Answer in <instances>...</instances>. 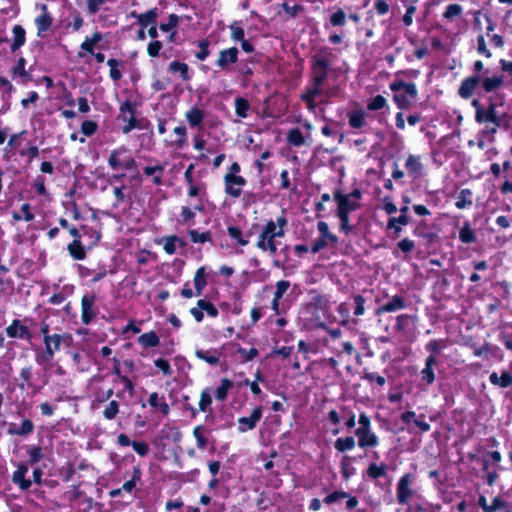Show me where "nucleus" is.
<instances>
[{
  "mask_svg": "<svg viewBox=\"0 0 512 512\" xmlns=\"http://www.w3.org/2000/svg\"><path fill=\"white\" fill-rule=\"evenodd\" d=\"M488 104L486 107L482 105L479 98H473L471 101V106L475 110V121L478 124H488L491 123L494 125L493 128L490 129L491 133H496L498 128L502 126V118L497 113V103L493 100L492 97H488Z\"/></svg>",
  "mask_w": 512,
  "mask_h": 512,
  "instance_id": "7ed1b4c3",
  "label": "nucleus"
},
{
  "mask_svg": "<svg viewBox=\"0 0 512 512\" xmlns=\"http://www.w3.org/2000/svg\"><path fill=\"white\" fill-rule=\"evenodd\" d=\"M43 342L45 349L35 355V361L39 365L51 362L55 354V351L52 349V345L47 343V341Z\"/></svg>",
  "mask_w": 512,
  "mask_h": 512,
  "instance_id": "a18cd8bd",
  "label": "nucleus"
},
{
  "mask_svg": "<svg viewBox=\"0 0 512 512\" xmlns=\"http://www.w3.org/2000/svg\"><path fill=\"white\" fill-rule=\"evenodd\" d=\"M227 234L229 237L236 241L239 246H246L249 244V240L244 237V234L240 227L230 225L227 227Z\"/></svg>",
  "mask_w": 512,
  "mask_h": 512,
  "instance_id": "49530a36",
  "label": "nucleus"
},
{
  "mask_svg": "<svg viewBox=\"0 0 512 512\" xmlns=\"http://www.w3.org/2000/svg\"><path fill=\"white\" fill-rule=\"evenodd\" d=\"M149 162H154V165L145 166L143 168V175L146 177H151V182L155 186L164 185L163 177L165 172V164L154 158H150Z\"/></svg>",
  "mask_w": 512,
  "mask_h": 512,
  "instance_id": "f8f14e48",
  "label": "nucleus"
},
{
  "mask_svg": "<svg viewBox=\"0 0 512 512\" xmlns=\"http://www.w3.org/2000/svg\"><path fill=\"white\" fill-rule=\"evenodd\" d=\"M407 307V302L405 298L401 295H394L390 300L386 303L378 306L375 309V315L380 316L383 313H391L401 309H405Z\"/></svg>",
  "mask_w": 512,
  "mask_h": 512,
  "instance_id": "dca6fc26",
  "label": "nucleus"
},
{
  "mask_svg": "<svg viewBox=\"0 0 512 512\" xmlns=\"http://www.w3.org/2000/svg\"><path fill=\"white\" fill-rule=\"evenodd\" d=\"M157 17H158V12H157V8L155 7V8L148 10L146 13L137 15V21L142 28H146L149 25L150 26L153 24L156 25Z\"/></svg>",
  "mask_w": 512,
  "mask_h": 512,
  "instance_id": "58836bf2",
  "label": "nucleus"
},
{
  "mask_svg": "<svg viewBox=\"0 0 512 512\" xmlns=\"http://www.w3.org/2000/svg\"><path fill=\"white\" fill-rule=\"evenodd\" d=\"M234 104L236 115L240 118H246L251 108L249 101L244 97H236Z\"/></svg>",
  "mask_w": 512,
  "mask_h": 512,
  "instance_id": "8fccbe9b",
  "label": "nucleus"
},
{
  "mask_svg": "<svg viewBox=\"0 0 512 512\" xmlns=\"http://www.w3.org/2000/svg\"><path fill=\"white\" fill-rule=\"evenodd\" d=\"M127 114H129L130 116H135L136 114L135 104H133L130 100H125L120 104L119 115L117 117L118 120L125 121Z\"/></svg>",
  "mask_w": 512,
  "mask_h": 512,
  "instance_id": "13d9d810",
  "label": "nucleus"
},
{
  "mask_svg": "<svg viewBox=\"0 0 512 512\" xmlns=\"http://www.w3.org/2000/svg\"><path fill=\"white\" fill-rule=\"evenodd\" d=\"M409 211L408 206H402L400 208V215L398 217H390L387 222V227L394 226V223H398L399 225L406 226L410 223V218L407 213Z\"/></svg>",
  "mask_w": 512,
  "mask_h": 512,
  "instance_id": "5fc2aeb1",
  "label": "nucleus"
},
{
  "mask_svg": "<svg viewBox=\"0 0 512 512\" xmlns=\"http://www.w3.org/2000/svg\"><path fill=\"white\" fill-rule=\"evenodd\" d=\"M168 70L170 72H179L180 78L183 81H189L191 79V75L189 73V66L184 62L174 60L169 64Z\"/></svg>",
  "mask_w": 512,
  "mask_h": 512,
  "instance_id": "79ce46f5",
  "label": "nucleus"
},
{
  "mask_svg": "<svg viewBox=\"0 0 512 512\" xmlns=\"http://www.w3.org/2000/svg\"><path fill=\"white\" fill-rule=\"evenodd\" d=\"M336 58L334 49L329 46H321L310 59L311 84L323 89L330 73L334 71L333 62Z\"/></svg>",
  "mask_w": 512,
  "mask_h": 512,
  "instance_id": "f03ea898",
  "label": "nucleus"
},
{
  "mask_svg": "<svg viewBox=\"0 0 512 512\" xmlns=\"http://www.w3.org/2000/svg\"><path fill=\"white\" fill-rule=\"evenodd\" d=\"M459 240L464 244H473L477 242V235L471 228L468 221H465L459 230Z\"/></svg>",
  "mask_w": 512,
  "mask_h": 512,
  "instance_id": "f704fd0d",
  "label": "nucleus"
},
{
  "mask_svg": "<svg viewBox=\"0 0 512 512\" xmlns=\"http://www.w3.org/2000/svg\"><path fill=\"white\" fill-rule=\"evenodd\" d=\"M179 244L181 247H185L187 243L177 235H170L165 237V243L163 246L164 251L168 255H173L176 253V244Z\"/></svg>",
  "mask_w": 512,
  "mask_h": 512,
  "instance_id": "ea45409f",
  "label": "nucleus"
},
{
  "mask_svg": "<svg viewBox=\"0 0 512 512\" xmlns=\"http://www.w3.org/2000/svg\"><path fill=\"white\" fill-rule=\"evenodd\" d=\"M29 470L27 463H19L17 469L12 474V482L18 485L19 489L26 491L31 487V480L26 479V474Z\"/></svg>",
  "mask_w": 512,
  "mask_h": 512,
  "instance_id": "6ab92c4d",
  "label": "nucleus"
},
{
  "mask_svg": "<svg viewBox=\"0 0 512 512\" xmlns=\"http://www.w3.org/2000/svg\"><path fill=\"white\" fill-rule=\"evenodd\" d=\"M437 364L438 360H434L433 357H427L425 359V366L419 374L421 384L430 386L435 382V367Z\"/></svg>",
  "mask_w": 512,
  "mask_h": 512,
  "instance_id": "f3484780",
  "label": "nucleus"
},
{
  "mask_svg": "<svg viewBox=\"0 0 512 512\" xmlns=\"http://www.w3.org/2000/svg\"><path fill=\"white\" fill-rule=\"evenodd\" d=\"M413 481L414 475L411 473H406L399 478L396 488V499L400 505L409 504V500L414 496V491L411 488Z\"/></svg>",
  "mask_w": 512,
  "mask_h": 512,
  "instance_id": "6e6552de",
  "label": "nucleus"
},
{
  "mask_svg": "<svg viewBox=\"0 0 512 512\" xmlns=\"http://www.w3.org/2000/svg\"><path fill=\"white\" fill-rule=\"evenodd\" d=\"M28 464L35 465L44 457L43 450L38 445H31L27 447Z\"/></svg>",
  "mask_w": 512,
  "mask_h": 512,
  "instance_id": "3c124183",
  "label": "nucleus"
},
{
  "mask_svg": "<svg viewBox=\"0 0 512 512\" xmlns=\"http://www.w3.org/2000/svg\"><path fill=\"white\" fill-rule=\"evenodd\" d=\"M336 216L340 221V232L346 236L350 235L355 229V226L350 223V214L336 212Z\"/></svg>",
  "mask_w": 512,
  "mask_h": 512,
  "instance_id": "603ef678",
  "label": "nucleus"
},
{
  "mask_svg": "<svg viewBox=\"0 0 512 512\" xmlns=\"http://www.w3.org/2000/svg\"><path fill=\"white\" fill-rule=\"evenodd\" d=\"M127 152V148L122 145L119 148L113 149L108 157L107 163L112 170L125 169L127 171H136L137 162L132 156H127L123 161L120 160V155Z\"/></svg>",
  "mask_w": 512,
  "mask_h": 512,
  "instance_id": "423d86ee",
  "label": "nucleus"
},
{
  "mask_svg": "<svg viewBox=\"0 0 512 512\" xmlns=\"http://www.w3.org/2000/svg\"><path fill=\"white\" fill-rule=\"evenodd\" d=\"M333 198L337 204L336 212L338 213L351 214L361 207L360 202L350 199L349 196H346L339 188L334 190Z\"/></svg>",
  "mask_w": 512,
  "mask_h": 512,
  "instance_id": "1a4fd4ad",
  "label": "nucleus"
},
{
  "mask_svg": "<svg viewBox=\"0 0 512 512\" xmlns=\"http://www.w3.org/2000/svg\"><path fill=\"white\" fill-rule=\"evenodd\" d=\"M12 32L14 35V39L10 46V50L11 52H16L26 42V31L21 25L17 24L13 27Z\"/></svg>",
  "mask_w": 512,
  "mask_h": 512,
  "instance_id": "c756f323",
  "label": "nucleus"
},
{
  "mask_svg": "<svg viewBox=\"0 0 512 512\" xmlns=\"http://www.w3.org/2000/svg\"><path fill=\"white\" fill-rule=\"evenodd\" d=\"M355 445L356 441L353 436L340 437L334 442V448L340 453L354 449Z\"/></svg>",
  "mask_w": 512,
  "mask_h": 512,
  "instance_id": "37998d69",
  "label": "nucleus"
},
{
  "mask_svg": "<svg viewBox=\"0 0 512 512\" xmlns=\"http://www.w3.org/2000/svg\"><path fill=\"white\" fill-rule=\"evenodd\" d=\"M26 60L24 57H20L17 60L16 65L12 68V74L18 75L24 78L26 81L32 80L31 75L25 70Z\"/></svg>",
  "mask_w": 512,
  "mask_h": 512,
  "instance_id": "0e129e2a",
  "label": "nucleus"
},
{
  "mask_svg": "<svg viewBox=\"0 0 512 512\" xmlns=\"http://www.w3.org/2000/svg\"><path fill=\"white\" fill-rule=\"evenodd\" d=\"M413 324V317L409 314H400L396 317V324L394 329L397 332L406 333L409 327Z\"/></svg>",
  "mask_w": 512,
  "mask_h": 512,
  "instance_id": "de8ad7c7",
  "label": "nucleus"
},
{
  "mask_svg": "<svg viewBox=\"0 0 512 512\" xmlns=\"http://www.w3.org/2000/svg\"><path fill=\"white\" fill-rule=\"evenodd\" d=\"M234 383L229 378H222L220 385L215 390V399L218 401H225L227 399L229 391L233 388Z\"/></svg>",
  "mask_w": 512,
  "mask_h": 512,
  "instance_id": "c9c22d12",
  "label": "nucleus"
},
{
  "mask_svg": "<svg viewBox=\"0 0 512 512\" xmlns=\"http://www.w3.org/2000/svg\"><path fill=\"white\" fill-rule=\"evenodd\" d=\"M67 250L74 260H84L86 258L85 248L79 239H73V241L68 244Z\"/></svg>",
  "mask_w": 512,
  "mask_h": 512,
  "instance_id": "72a5a7b5",
  "label": "nucleus"
},
{
  "mask_svg": "<svg viewBox=\"0 0 512 512\" xmlns=\"http://www.w3.org/2000/svg\"><path fill=\"white\" fill-rule=\"evenodd\" d=\"M310 303L309 306L316 310L325 311L329 308V299L326 295L321 294L317 289L309 290Z\"/></svg>",
  "mask_w": 512,
  "mask_h": 512,
  "instance_id": "393cba45",
  "label": "nucleus"
},
{
  "mask_svg": "<svg viewBox=\"0 0 512 512\" xmlns=\"http://www.w3.org/2000/svg\"><path fill=\"white\" fill-rule=\"evenodd\" d=\"M107 65L110 67L109 76L113 81H119L122 78V73L118 69L123 66V61L115 58H110L107 61Z\"/></svg>",
  "mask_w": 512,
  "mask_h": 512,
  "instance_id": "4d7b16f0",
  "label": "nucleus"
},
{
  "mask_svg": "<svg viewBox=\"0 0 512 512\" xmlns=\"http://www.w3.org/2000/svg\"><path fill=\"white\" fill-rule=\"evenodd\" d=\"M195 212L188 206H183L180 213L179 222L182 225L192 226L195 224Z\"/></svg>",
  "mask_w": 512,
  "mask_h": 512,
  "instance_id": "680f3d73",
  "label": "nucleus"
},
{
  "mask_svg": "<svg viewBox=\"0 0 512 512\" xmlns=\"http://www.w3.org/2000/svg\"><path fill=\"white\" fill-rule=\"evenodd\" d=\"M348 123L353 129H361L366 124L365 113L363 110H352L348 112Z\"/></svg>",
  "mask_w": 512,
  "mask_h": 512,
  "instance_id": "473e14b6",
  "label": "nucleus"
},
{
  "mask_svg": "<svg viewBox=\"0 0 512 512\" xmlns=\"http://www.w3.org/2000/svg\"><path fill=\"white\" fill-rule=\"evenodd\" d=\"M424 418V414H420L419 418H416V413L412 410H407L400 415V419L404 424L413 423L422 433L428 432L431 429L430 424Z\"/></svg>",
  "mask_w": 512,
  "mask_h": 512,
  "instance_id": "a211bd4d",
  "label": "nucleus"
},
{
  "mask_svg": "<svg viewBox=\"0 0 512 512\" xmlns=\"http://www.w3.org/2000/svg\"><path fill=\"white\" fill-rule=\"evenodd\" d=\"M341 499H347L345 507L346 510L349 512L353 511L359 504V500L356 496L351 495L349 492L343 490H335L329 493L327 496L324 497L323 502L326 505H331Z\"/></svg>",
  "mask_w": 512,
  "mask_h": 512,
  "instance_id": "9b49d317",
  "label": "nucleus"
},
{
  "mask_svg": "<svg viewBox=\"0 0 512 512\" xmlns=\"http://www.w3.org/2000/svg\"><path fill=\"white\" fill-rule=\"evenodd\" d=\"M472 196H473V193H472L471 189H469V188L462 189L456 198L455 206L458 209H465V208L472 206V204H473Z\"/></svg>",
  "mask_w": 512,
  "mask_h": 512,
  "instance_id": "a19ab883",
  "label": "nucleus"
},
{
  "mask_svg": "<svg viewBox=\"0 0 512 512\" xmlns=\"http://www.w3.org/2000/svg\"><path fill=\"white\" fill-rule=\"evenodd\" d=\"M393 101L401 110L409 109L413 102L405 93H395L393 95Z\"/></svg>",
  "mask_w": 512,
  "mask_h": 512,
  "instance_id": "774afa93",
  "label": "nucleus"
},
{
  "mask_svg": "<svg viewBox=\"0 0 512 512\" xmlns=\"http://www.w3.org/2000/svg\"><path fill=\"white\" fill-rule=\"evenodd\" d=\"M147 402L154 412H159L163 416L169 415L170 407L166 402L164 395H159L157 392H152L149 395Z\"/></svg>",
  "mask_w": 512,
  "mask_h": 512,
  "instance_id": "412c9836",
  "label": "nucleus"
},
{
  "mask_svg": "<svg viewBox=\"0 0 512 512\" xmlns=\"http://www.w3.org/2000/svg\"><path fill=\"white\" fill-rule=\"evenodd\" d=\"M501 72L491 71L486 68L482 60H476L472 66V74L465 77L458 88V96L463 100H469L475 94L480 97L482 94L496 93L505 85V75L512 76V61L499 60Z\"/></svg>",
  "mask_w": 512,
  "mask_h": 512,
  "instance_id": "f257e3e1",
  "label": "nucleus"
},
{
  "mask_svg": "<svg viewBox=\"0 0 512 512\" xmlns=\"http://www.w3.org/2000/svg\"><path fill=\"white\" fill-rule=\"evenodd\" d=\"M405 168L410 177L417 178L421 175L423 165L420 156L409 155L405 162Z\"/></svg>",
  "mask_w": 512,
  "mask_h": 512,
  "instance_id": "a878e982",
  "label": "nucleus"
},
{
  "mask_svg": "<svg viewBox=\"0 0 512 512\" xmlns=\"http://www.w3.org/2000/svg\"><path fill=\"white\" fill-rule=\"evenodd\" d=\"M365 476H367L369 479H379L382 477L387 476V464L381 463L376 464L375 462H372L369 464L368 468L365 471Z\"/></svg>",
  "mask_w": 512,
  "mask_h": 512,
  "instance_id": "7c9ffc66",
  "label": "nucleus"
},
{
  "mask_svg": "<svg viewBox=\"0 0 512 512\" xmlns=\"http://www.w3.org/2000/svg\"><path fill=\"white\" fill-rule=\"evenodd\" d=\"M489 381L494 386L508 388L512 385V374L506 370H503L500 376H498L497 372H492L489 376Z\"/></svg>",
  "mask_w": 512,
  "mask_h": 512,
  "instance_id": "bb28decb",
  "label": "nucleus"
},
{
  "mask_svg": "<svg viewBox=\"0 0 512 512\" xmlns=\"http://www.w3.org/2000/svg\"><path fill=\"white\" fill-rule=\"evenodd\" d=\"M225 193L233 198L240 197L242 187L246 185V179L241 175H224Z\"/></svg>",
  "mask_w": 512,
  "mask_h": 512,
  "instance_id": "ddd939ff",
  "label": "nucleus"
},
{
  "mask_svg": "<svg viewBox=\"0 0 512 512\" xmlns=\"http://www.w3.org/2000/svg\"><path fill=\"white\" fill-rule=\"evenodd\" d=\"M263 414V410L261 406H257L253 409L251 415L249 417H240L238 419V432L245 433L247 431L253 430L256 428L258 422L261 420Z\"/></svg>",
  "mask_w": 512,
  "mask_h": 512,
  "instance_id": "4468645a",
  "label": "nucleus"
},
{
  "mask_svg": "<svg viewBox=\"0 0 512 512\" xmlns=\"http://www.w3.org/2000/svg\"><path fill=\"white\" fill-rule=\"evenodd\" d=\"M53 24V17L50 13H42L35 18V25L37 28V36L43 37V34L47 32Z\"/></svg>",
  "mask_w": 512,
  "mask_h": 512,
  "instance_id": "cd10ccee",
  "label": "nucleus"
},
{
  "mask_svg": "<svg viewBox=\"0 0 512 512\" xmlns=\"http://www.w3.org/2000/svg\"><path fill=\"white\" fill-rule=\"evenodd\" d=\"M124 125L121 127V131L123 134H129L134 129H146V126H143L140 121L135 116H127L126 120L122 121Z\"/></svg>",
  "mask_w": 512,
  "mask_h": 512,
  "instance_id": "864d4df0",
  "label": "nucleus"
},
{
  "mask_svg": "<svg viewBox=\"0 0 512 512\" xmlns=\"http://www.w3.org/2000/svg\"><path fill=\"white\" fill-rule=\"evenodd\" d=\"M317 228H318V231H319L321 237L327 238L328 241H330L332 244L338 243V241H339L338 237L335 234L330 232L329 226L326 222L319 221L317 223Z\"/></svg>",
  "mask_w": 512,
  "mask_h": 512,
  "instance_id": "69168bd1",
  "label": "nucleus"
},
{
  "mask_svg": "<svg viewBox=\"0 0 512 512\" xmlns=\"http://www.w3.org/2000/svg\"><path fill=\"white\" fill-rule=\"evenodd\" d=\"M138 343L144 348H153L160 344V339L155 331H149L138 337Z\"/></svg>",
  "mask_w": 512,
  "mask_h": 512,
  "instance_id": "e433bc0d",
  "label": "nucleus"
},
{
  "mask_svg": "<svg viewBox=\"0 0 512 512\" xmlns=\"http://www.w3.org/2000/svg\"><path fill=\"white\" fill-rule=\"evenodd\" d=\"M185 119L192 128L202 127L205 119V111L197 106H193L185 113Z\"/></svg>",
  "mask_w": 512,
  "mask_h": 512,
  "instance_id": "b1692460",
  "label": "nucleus"
},
{
  "mask_svg": "<svg viewBox=\"0 0 512 512\" xmlns=\"http://www.w3.org/2000/svg\"><path fill=\"white\" fill-rule=\"evenodd\" d=\"M463 8L460 4L453 3L449 4L443 12V18L446 20H452L455 17L461 16Z\"/></svg>",
  "mask_w": 512,
  "mask_h": 512,
  "instance_id": "338daca9",
  "label": "nucleus"
},
{
  "mask_svg": "<svg viewBox=\"0 0 512 512\" xmlns=\"http://www.w3.org/2000/svg\"><path fill=\"white\" fill-rule=\"evenodd\" d=\"M199 51L195 53V58L199 61H204L210 55V41L207 38L199 40L197 42Z\"/></svg>",
  "mask_w": 512,
  "mask_h": 512,
  "instance_id": "e2e57ef3",
  "label": "nucleus"
},
{
  "mask_svg": "<svg viewBox=\"0 0 512 512\" xmlns=\"http://www.w3.org/2000/svg\"><path fill=\"white\" fill-rule=\"evenodd\" d=\"M447 347V339H431L426 345L425 350L429 353L427 357H433L434 360H438L437 357L443 349Z\"/></svg>",
  "mask_w": 512,
  "mask_h": 512,
  "instance_id": "c85d7f7f",
  "label": "nucleus"
},
{
  "mask_svg": "<svg viewBox=\"0 0 512 512\" xmlns=\"http://www.w3.org/2000/svg\"><path fill=\"white\" fill-rule=\"evenodd\" d=\"M190 241L194 244L212 243V234L210 231L199 232L197 229H188L187 231Z\"/></svg>",
  "mask_w": 512,
  "mask_h": 512,
  "instance_id": "4c0bfd02",
  "label": "nucleus"
},
{
  "mask_svg": "<svg viewBox=\"0 0 512 512\" xmlns=\"http://www.w3.org/2000/svg\"><path fill=\"white\" fill-rule=\"evenodd\" d=\"M35 426L32 420L25 418L21 425L10 423L7 433L10 436L27 437L34 432Z\"/></svg>",
  "mask_w": 512,
  "mask_h": 512,
  "instance_id": "aec40b11",
  "label": "nucleus"
},
{
  "mask_svg": "<svg viewBox=\"0 0 512 512\" xmlns=\"http://www.w3.org/2000/svg\"><path fill=\"white\" fill-rule=\"evenodd\" d=\"M19 380L20 382L17 383L18 387L21 390H24L25 388H30L33 392V394H37L41 391L43 388V385H37L33 382V366L28 365L20 370L19 374Z\"/></svg>",
  "mask_w": 512,
  "mask_h": 512,
  "instance_id": "2eb2a0df",
  "label": "nucleus"
},
{
  "mask_svg": "<svg viewBox=\"0 0 512 512\" xmlns=\"http://www.w3.org/2000/svg\"><path fill=\"white\" fill-rule=\"evenodd\" d=\"M119 407L118 401L111 400L102 412L103 418L109 421L114 420L119 413Z\"/></svg>",
  "mask_w": 512,
  "mask_h": 512,
  "instance_id": "052dcab7",
  "label": "nucleus"
},
{
  "mask_svg": "<svg viewBox=\"0 0 512 512\" xmlns=\"http://www.w3.org/2000/svg\"><path fill=\"white\" fill-rule=\"evenodd\" d=\"M221 355L222 352L215 348L209 350L197 349L195 351V356L198 359L205 361L206 363L213 366L219 364Z\"/></svg>",
  "mask_w": 512,
  "mask_h": 512,
  "instance_id": "5701e85b",
  "label": "nucleus"
},
{
  "mask_svg": "<svg viewBox=\"0 0 512 512\" xmlns=\"http://www.w3.org/2000/svg\"><path fill=\"white\" fill-rule=\"evenodd\" d=\"M283 237L276 231L273 220L270 219L261 227L255 246L262 252L274 255L278 250L277 239Z\"/></svg>",
  "mask_w": 512,
  "mask_h": 512,
  "instance_id": "20e7f679",
  "label": "nucleus"
},
{
  "mask_svg": "<svg viewBox=\"0 0 512 512\" xmlns=\"http://www.w3.org/2000/svg\"><path fill=\"white\" fill-rule=\"evenodd\" d=\"M417 0H402V3L406 6V12L403 15V23L405 26H410L413 23V15L415 14Z\"/></svg>",
  "mask_w": 512,
  "mask_h": 512,
  "instance_id": "09e8293b",
  "label": "nucleus"
},
{
  "mask_svg": "<svg viewBox=\"0 0 512 512\" xmlns=\"http://www.w3.org/2000/svg\"><path fill=\"white\" fill-rule=\"evenodd\" d=\"M97 295L94 292L86 293L81 298V321L84 325H90L97 317Z\"/></svg>",
  "mask_w": 512,
  "mask_h": 512,
  "instance_id": "0eeeda50",
  "label": "nucleus"
},
{
  "mask_svg": "<svg viewBox=\"0 0 512 512\" xmlns=\"http://www.w3.org/2000/svg\"><path fill=\"white\" fill-rule=\"evenodd\" d=\"M322 92V88L311 84V87L307 88L306 91L301 95V100L306 103L309 109H314L316 107L315 98L321 95Z\"/></svg>",
  "mask_w": 512,
  "mask_h": 512,
  "instance_id": "2f4dec72",
  "label": "nucleus"
},
{
  "mask_svg": "<svg viewBox=\"0 0 512 512\" xmlns=\"http://www.w3.org/2000/svg\"><path fill=\"white\" fill-rule=\"evenodd\" d=\"M35 324L33 318L25 317L23 321L19 319H13L10 325L5 328V333L9 338L20 339L23 341L31 342L34 338L33 333L30 331L28 325Z\"/></svg>",
  "mask_w": 512,
  "mask_h": 512,
  "instance_id": "39448f33",
  "label": "nucleus"
},
{
  "mask_svg": "<svg viewBox=\"0 0 512 512\" xmlns=\"http://www.w3.org/2000/svg\"><path fill=\"white\" fill-rule=\"evenodd\" d=\"M206 285H207L206 270H205V267L202 266L196 270L195 275H194V287H195L197 296H200L202 294Z\"/></svg>",
  "mask_w": 512,
  "mask_h": 512,
  "instance_id": "c03bdc74",
  "label": "nucleus"
},
{
  "mask_svg": "<svg viewBox=\"0 0 512 512\" xmlns=\"http://www.w3.org/2000/svg\"><path fill=\"white\" fill-rule=\"evenodd\" d=\"M355 436L357 445L361 449L374 448L379 444V438L372 430L357 433Z\"/></svg>",
  "mask_w": 512,
  "mask_h": 512,
  "instance_id": "4be33fe9",
  "label": "nucleus"
},
{
  "mask_svg": "<svg viewBox=\"0 0 512 512\" xmlns=\"http://www.w3.org/2000/svg\"><path fill=\"white\" fill-rule=\"evenodd\" d=\"M287 141L295 147H301L305 143L304 136L299 128H292L288 131Z\"/></svg>",
  "mask_w": 512,
  "mask_h": 512,
  "instance_id": "6e6d98bb",
  "label": "nucleus"
},
{
  "mask_svg": "<svg viewBox=\"0 0 512 512\" xmlns=\"http://www.w3.org/2000/svg\"><path fill=\"white\" fill-rule=\"evenodd\" d=\"M346 13L342 8H338L330 15L329 24L333 27H344L346 25Z\"/></svg>",
  "mask_w": 512,
  "mask_h": 512,
  "instance_id": "bf43d9fd",
  "label": "nucleus"
},
{
  "mask_svg": "<svg viewBox=\"0 0 512 512\" xmlns=\"http://www.w3.org/2000/svg\"><path fill=\"white\" fill-rule=\"evenodd\" d=\"M239 50L237 47H229L219 51L218 58L215 62V66L220 71H230V65L238 62Z\"/></svg>",
  "mask_w": 512,
  "mask_h": 512,
  "instance_id": "9d476101",
  "label": "nucleus"
}]
</instances>
